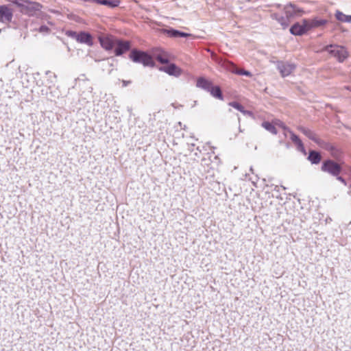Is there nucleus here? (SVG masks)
Returning a JSON list of instances; mask_svg holds the SVG:
<instances>
[{
  "label": "nucleus",
  "instance_id": "obj_7",
  "mask_svg": "<svg viewBox=\"0 0 351 351\" xmlns=\"http://www.w3.org/2000/svg\"><path fill=\"white\" fill-rule=\"evenodd\" d=\"M319 147L328 151L336 160H341L344 155L343 149L334 143L322 141Z\"/></svg>",
  "mask_w": 351,
  "mask_h": 351
},
{
  "label": "nucleus",
  "instance_id": "obj_20",
  "mask_svg": "<svg viewBox=\"0 0 351 351\" xmlns=\"http://www.w3.org/2000/svg\"><path fill=\"white\" fill-rule=\"evenodd\" d=\"M262 127L267 131L271 132L273 134H277L278 130L276 127V124L269 121H264L261 123Z\"/></svg>",
  "mask_w": 351,
  "mask_h": 351
},
{
  "label": "nucleus",
  "instance_id": "obj_32",
  "mask_svg": "<svg viewBox=\"0 0 351 351\" xmlns=\"http://www.w3.org/2000/svg\"><path fill=\"white\" fill-rule=\"evenodd\" d=\"M49 28L45 25H41L40 27H39V32H49Z\"/></svg>",
  "mask_w": 351,
  "mask_h": 351
},
{
  "label": "nucleus",
  "instance_id": "obj_26",
  "mask_svg": "<svg viewBox=\"0 0 351 351\" xmlns=\"http://www.w3.org/2000/svg\"><path fill=\"white\" fill-rule=\"evenodd\" d=\"M296 149L298 152H301L303 155L306 156L307 154L306 148L302 141H300L298 144L295 145Z\"/></svg>",
  "mask_w": 351,
  "mask_h": 351
},
{
  "label": "nucleus",
  "instance_id": "obj_12",
  "mask_svg": "<svg viewBox=\"0 0 351 351\" xmlns=\"http://www.w3.org/2000/svg\"><path fill=\"white\" fill-rule=\"evenodd\" d=\"M14 16V10L10 4H3L0 5V22L8 24L12 22Z\"/></svg>",
  "mask_w": 351,
  "mask_h": 351
},
{
  "label": "nucleus",
  "instance_id": "obj_35",
  "mask_svg": "<svg viewBox=\"0 0 351 351\" xmlns=\"http://www.w3.org/2000/svg\"><path fill=\"white\" fill-rule=\"evenodd\" d=\"M6 2H8L10 3V5H14V2L16 1V0H5Z\"/></svg>",
  "mask_w": 351,
  "mask_h": 351
},
{
  "label": "nucleus",
  "instance_id": "obj_16",
  "mask_svg": "<svg viewBox=\"0 0 351 351\" xmlns=\"http://www.w3.org/2000/svg\"><path fill=\"white\" fill-rule=\"evenodd\" d=\"M298 130L306 137L315 143L318 146L320 145L323 140L316 136V135L309 129L306 128L303 126H300Z\"/></svg>",
  "mask_w": 351,
  "mask_h": 351
},
{
  "label": "nucleus",
  "instance_id": "obj_18",
  "mask_svg": "<svg viewBox=\"0 0 351 351\" xmlns=\"http://www.w3.org/2000/svg\"><path fill=\"white\" fill-rule=\"evenodd\" d=\"M307 160L310 161L312 165H318L321 162L319 152L314 149H311L308 152Z\"/></svg>",
  "mask_w": 351,
  "mask_h": 351
},
{
  "label": "nucleus",
  "instance_id": "obj_31",
  "mask_svg": "<svg viewBox=\"0 0 351 351\" xmlns=\"http://www.w3.org/2000/svg\"><path fill=\"white\" fill-rule=\"evenodd\" d=\"M336 178V179L337 180H339V182H341L343 185L346 186L347 185V181L346 180L343 178L341 174H338V176H335Z\"/></svg>",
  "mask_w": 351,
  "mask_h": 351
},
{
  "label": "nucleus",
  "instance_id": "obj_3",
  "mask_svg": "<svg viewBox=\"0 0 351 351\" xmlns=\"http://www.w3.org/2000/svg\"><path fill=\"white\" fill-rule=\"evenodd\" d=\"M326 51L339 63H343L350 56L348 49L341 45L330 43L324 46L317 53Z\"/></svg>",
  "mask_w": 351,
  "mask_h": 351
},
{
  "label": "nucleus",
  "instance_id": "obj_4",
  "mask_svg": "<svg viewBox=\"0 0 351 351\" xmlns=\"http://www.w3.org/2000/svg\"><path fill=\"white\" fill-rule=\"evenodd\" d=\"M129 58L135 63L142 64L144 66L155 67L156 62L152 60L150 50H142L138 48L132 49L129 53Z\"/></svg>",
  "mask_w": 351,
  "mask_h": 351
},
{
  "label": "nucleus",
  "instance_id": "obj_40",
  "mask_svg": "<svg viewBox=\"0 0 351 351\" xmlns=\"http://www.w3.org/2000/svg\"><path fill=\"white\" fill-rule=\"evenodd\" d=\"M1 31H2V29H0V32H1Z\"/></svg>",
  "mask_w": 351,
  "mask_h": 351
},
{
  "label": "nucleus",
  "instance_id": "obj_34",
  "mask_svg": "<svg viewBox=\"0 0 351 351\" xmlns=\"http://www.w3.org/2000/svg\"><path fill=\"white\" fill-rule=\"evenodd\" d=\"M132 82L130 80H122L123 86H127L130 84Z\"/></svg>",
  "mask_w": 351,
  "mask_h": 351
},
{
  "label": "nucleus",
  "instance_id": "obj_17",
  "mask_svg": "<svg viewBox=\"0 0 351 351\" xmlns=\"http://www.w3.org/2000/svg\"><path fill=\"white\" fill-rule=\"evenodd\" d=\"M165 33L171 38H186L190 36L189 33L174 29L173 27H168L165 30Z\"/></svg>",
  "mask_w": 351,
  "mask_h": 351
},
{
  "label": "nucleus",
  "instance_id": "obj_21",
  "mask_svg": "<svg viewBox=\"0 0 351 351\" xmlns=\"http://www.w3.org/2000/svg\"><path fill=\"white\" fill-rule=\"evenodd\" d=\"M99 5H105L109 8H115L120 4L119 0H99Z\"/></svg>",
  "mask_w": 351,
  "mask_h": 351
},
{
  "label": "nucleus",
  "instance_id": "obj_37",
  "mask_svg": "<svg viewBox=\"0 0 351 351\" xmlns=\"http://www.w3.org/2000/svg\"><path fill=\"white\" fill-rule=\"evenodd\" d=\"M285 146H286L287 148H289L290 144L289 143H285Z\"/></svg>",
  "mask_w": 351,
  "mask_h": 351
},
{
  "label": "nucleus",
  "instance_id": "obj_38",
  "mask_svg": "<svg viewBox=\"0 0 351 351\" xmlns=\"http://www.w3.org/2000/svg\"><path fill=\"white\" fill-rule=\"evenodd\" d=\"M51 73V72H50L49 71H47L46 72V74L47 75V74H48V73Z\"/></svg>",
  "mask_w": 351,
  "mask_h": 351
},
{
  "label": "nucleus",
  "instance_id": "obj_27",
  "mask_svg": "<svg viewBox=\"0 0 351 351\" xmlns=\"http://www.w3.org/2000/svg\"><path fill=\"white\" fill-rule=\"evenodd\" d=\"M296 149L298 152H301L303 155L306 156L307 154L306 148L302 141H300L298 144L295 145Z\"/></svg>",
  "mask_w": 351,
  "mask_h": 351
},
{
  "label": "nucleus",
  "instance_id": "obj_11",
  "mask_svg": "<svg viewBox=\"0 0 351 351\" xmlns=\"http://www.w3.org/2000/svg\"><path fill=\"white\" fill-rule=\"evenodd\" d=\"M158 69L159 71H163L169 75L176 77L181 75L182 73V70L175 63L171 62V60L166 64L160 66Z\"/></svg>",
  "mask_w": 351,
  "mask_h": 351
},
{
  "label": "nucleus",
  "instance_id": "obj_22",
  "mask_svg": "<svg viewBox=\"0 0 351 351\" xmlns=\"http://www.w3.org/2000/svg\"><path fill=\"white\" fill-rule=\"evenodd\" d=\"M114 60L113 57L104 58L102 60L100 59H95V62H103L101 64V69L103 71H106L107 67L108 66H113V61Z\"/></svg>",
  "mask_w": 351,
  "mask_h": 351
},
{
  "label": "nucleus",
  "instance_id": "obj_5",
  "mask_svg": "<svg viewBox=\"0 0 351 351\" xmlns=\"http://www.w3.org/2000/svg\"><path fill=\"white\" fill-rule=\"evenodd\" d=\"M14 5L21 13L29 16L35 15L43 8L40 3L30 0H16Z\"/></svg>",
  "mask_w": 351,
  "mask_h": 351
},
{
  "label": "nucleus",
  "instance_id": "obj_39",
  "mask_svg": "<svg viewBox=\"0 0 351 351\" xmlns=\"http://www.w3.org/2000/svg\"><path fill=\"white\" fill-rule=\"evenodd\" d=\"M279 143L281 144V143H282L283 142H282V141H279Z\"/></svg>",
  "mask_w": 351,
  "mask_h": 351
},
{
  "label": "nucleus",
  "instance_id": "obj_15",
  "mask_svg": "<svg viewBox=\"0 0 351 351\" xmlns=\"http://www.w3.org/2000/svg\"><path fill=\"white\" fill-rule=\"evenodd\" d=\"M77 42L91 47L94 45V38L90 33L86 31H80L79 32Z\"/></svg>",
  "mask_w": 351,
  "mask_h": 351
},
{
  "label": "nucleus",
  "instance_id": "obj_2",
  "mask_svg": "<svg viewBox=\"0 0 351 351\" xmlns=\"http://www.w3.org/2000/svg\"><path fill=\"white\" fill-rule=\"evenodd\" d=\"M196 86L209 93L215 99L219 100L224 99V96L220 86L215 84L210 80L204 76L197 78Z\"/></svg>",
  "mask_w": 351,
  "mask_h": 351
},
{
  "label": "nucleus",
  "instance_id": "obj_23",
  "mask_svg": "<svg viewBox=\"0 0 351 351\" xmlns=\"http://www.w3.org/2000/svg\"><path fill=\"white\" fill-rule=\"evenodd\" d=\"M275 19L281 25L284 29L289 25V20L284 16H276Z\"/></svg>",
  "mask_w": 351,
  "mask_h": 351
},
{
  "label": "nucleus",
  "instance_id": "obj_19",
  "mask_svg": "<svg viewBox=\"0 0 351 351\" xmlns=\"http://www.w3.org/2000/svg\"><path fill=\"white\" fill-rule=\"evenodd\" d=\"M335 19L341 23H351V15H347L341 11L337 10L335 13Z\"/></svg>",
  "mask_w": 351,
  "mask_h": 351
},
{
  "label": "nucleus",
  "instance_id": "obj_30",
  "mask_svg": "<svg viewBox=\"0 0 351 351\" xmlns=\"http://www.w3.org/2000/svg\"><path fill=\"white\" fill-rule=\"evenodd\" d=\"M237 73L240 75H243V76H246V77H252V73L250 71H247V70H240L239 71L237 72Z\"/></svg>",
  "mask_w": 351,
  "mask_h": 351
},
{
  "label": "nucleus",
  "instance_id": "obj_1",
  "mask_svg": "<svg viewBox=\"0 0 351 351\" xmlns=\"http://www.w3.org/2000/svg\"><path fill=\"white\" fill-rule=\"evenodd\" d=\"M327 23L326 19H319L317 16L312 19H303L301 22L294 23L290 27L289 32L293 36H302L315 28L325 26Z\"/></svg>",
  "mask_w": 351,
  "mask_h": 351
},
{
  "label": "nucleus",
  "instance_id": "obj_28",
  "mask_svg": "<svg viewBox=\"0 0 351 351\" xmlns=\"http://www.w3.org/2000/svg\"><path fill=\"white\" fill-rule=\"evenodd\" d=\"M229 106L241 112L243 110V106L237 101H232L228 104Z\"/></svg>",
  "mask_w": 351,
  "mask_h": 351
},
{
  "label": "nucleus",
  "instance_id": "obj_8",
  "mask_svg": "<svg viewBox=\"0 0 351 351\" xmlns=\"http://www.w3.org/2000/svg\"><path fill=\"white\" fill-rule=\"evenodd\" d=\"M132 43L130 40L117 38L114 42L112 51L115 56H122L131 49Z\"/></svg>",
  "mask_w": 351,
  "mask_h": 351
},
{
  "label": "nucleus",
  "instance_id": "obj_24",
  "mask_svg": "<svg viewBox=\"0 0 351 351\" xmlns=\"http://www.w3.org/2000/svg\"><path fill=\"white\" fill-rule=\"evenodd\" d=\"M287 132L290 134V139L295 145L302 141L300 136L289 129H287Z\"/></svg>",
  "mask_w": 351,
  "mask_h": 351
},
{
  "label": "nucleus",
  "instance_id": "obj_9",
  "mask_svg": "<svg viewBox=\"0 0 351 351\" xmlns=\"http://www.w3.org/2000/svg\"><path fill=\"white\" fill-rule=\"evenodd\" d=\"M150 55L152 60L160 64H165L171 60V56L161 48H152L150 49Z\"/></svg>",
  "mask_w": 351,
  "mask_h": 351
},
{
  "label": "nucleus",
  "instance_id": "obj_36",
  "mask_svg": "<svg viewBox=\"0 0 351 351\" xmlns=\"http://www.w3.org/2000/svg\"><path fill=\"white\" fill-rule=\"evenodd\" d=\"M112 70H113V69H109V70L108 71V75H110V74L112 73Z\"/></svg>",
  "mask_w": 351,
  "mask_h": 351
},
{
  "label": "nucleus",
  "instance_id": "obj_33",
  "mask_svg": "<svg viewBox=\"0 0 351 351\" xmlns=\"http://www.w3.org/2000/svg\"><path fill=\"white\" fill-rule=\"evenodd\" d=\"M241 112L243 113L244 115H250V116L252 115V112L245 109L244 107H243V110H241Z\"/></svg>",
  "mask_w": 351,
  "mask_h": 351
},
{
  "label": "nucleus",
  "instance_id": "obj_29",
  "mask_svg": "<svg viewBox=\"0 0 351 351\" xmlns=\"http://www.w3.org/2000/svg\"><path fill=\"white\" fill-rule=\"evenodd\" d=\"M272 122L274 124H276V126L278 125V126L280 127L281 128H282L284 130L285 135V136L287 135V129H289V128L284 124L283 122H282L279 119H276L275 121H274Z\"/></svg>",
  "mask_w": 351,
  "mask_h": 351
},
{
  "label": "nucleus",
  "instance_id": "obj_13",
  "mask_svg": "<svg viewBox=\"0 0 351 351\" xmlns=\"http://www.w3.org/2000/svg\"><path fill=\"white\" fill-rule=\"evenodd\" d=\"M117 37L110 34H100L98 40L101 47L107 51H112Z\"/></svg>",
  "mask_w": 351,
  "mask_h": 351
},
{
  "label": "nucleus",
  "instance_id": "obj_10",
  "mask_svg": "<svg viewBox=\"0 0 351 351\" xmlns=\"http://www.w3.org/2000/svg\"><path fill=\"white\" fill-rule=\"evenodd\" d=\"M284 10L288 20H290L295 16H301L305 13L303 8L297 6L295 3L291 2H289L285 5Z\"/></svg>",
  "mask_w": 351,
  "mask_h": 351
},
{
  "label": "nucleus",
  "instance_id": "obj_14",
  "mask_svg": "<svg viewBox=\"0 0 351 351\" xmlns=\"http://www.w3.org/2000/svg\"><path fill=\"white\" fill-rule=\"evenodd\" d=\"M295 64L288 62H278L277 69L282 77L289 76L295 69Z\"/></svg>",
  "mask_w": 351,
  "mask_h": 351
},
{
  "label": "nucleus",
  "instance_id": "obj_6",
  "mask_svg": "<svg viewBox=\"0 0 351 351\" xmlns=\"http://www.w3.org/2000/svg\"><path fill=\"white\" fill-rule=\"evenodd\" d=\"M321 170L335 177L338 176V174H341L343 171V168L340 162L330 158H327L322 161Z\"/></svg>",
  "mask_w": 351,
  "mask_h": 351
},
{
  "label": "nucleus",
  "instance_id": "obj_25",
  "mask_svg": "<svg viewBox=\"0 0 351 351\" xmlns=\"http://www.w3.org/2000/svg\"><path fill=\"white\" fill-rule=\"evenodd\" d=\"M65 34L68 37H69L72 39H74L77 41V38H78L79 32L73 31V30H66Z\"/></svg>",
  "mask_w": 351,
  "mask_h": 351
}]
</instances>
